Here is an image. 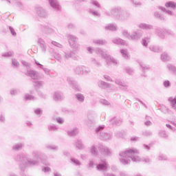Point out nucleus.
<instances>
[{
    "mask_svg": "<svg viewBox=\"0 0 176 176\" xmlns=\"http://www.w3.org/2000/svg\"><path fill=\"white\" fill-rule=\"evenodd\" d=\"M31 156L27 153H21L15 155L14 160L16 162H19V168L21 171H24L25 168L28 166H38L39 164V160H41L43 164L45 166H50V164L47 162V155L45 154L39 153L38 151H33Z\"/></svg>",
    "mask_w": 176,
    "mask_h": 176,
    "instance_id": "1",
    "label": "nucleus"
},
{
    "mask_svg": "<svg viewBox=\"0 0 176 176\" xmlns=\"http://www.w3.org/2000/svg\"><path fill=\"white\" fill-rule=\"evenodd\" d=\"M138 153H140V152L136 148H128L125 151L120 153V162L124 166L130 164L131 160L135 163H140V162L151 163V159L148 157L141 158L138 156Z\"/></svg>",
    "mask_w": 176,
    "mask_h": 176,
    "instance_id": "2",
    "label": "nucleus"
},
{
    "mask_svg": "<svg viewBox=\"0 0 176 176\" xmlns=\"http://www.w3.org/2000/svg\"><path fill=\"white\" fill-rule=\"evenodd\" d=\"M50 53H52V56L55 60L61 63L63 60L67 61V60H69V58H72V60H75L77 61L79 60V56L76 54L75 51H70V52H59L58 50H56L55 48H50L47 49Z\"/></svg>",
    "mask_w": 176,
    "mask_h": 176,
    "instance_id": "3",
    "label": "nucleus"
},
{
    "mask_svg": "<svg viewBox=\"0 0 176 176\" xmlns=\"http://www.w3.org/2000/svg\"><path fill=\"white\" fill-rule=\"evenodd\" d=\"M95 53L98 56H100L102 58H104V60H106L107 65H111V64H113V65H119V61H118V60L111 56V55L107 54V52H105L100 47H96L95 49Z\"/></svg>",
    "mask_w": 176,
    "mask_h": 176,
    "instance_id": "4",
    "label": "nucleus"
},
{
    "mask_svg": "<svg viewBox=\"0 0 176 176\" xmlns=\"http://www.w3.org/2000/svg\"><path fill=\"white\" fill-rule=\"evenodd\" d=\"M105 125H100L95 129V133L102 141H109L112 140V133L104 132Z\"/></svg>",
    "mask_w": 176,
    "mask_h": 176,
    "instance_id": "5",
    "label": "nucleus"
},
{
    "mask_svg": "<svg viewBox=\"0 0 176 176\" xmlns=\"http://www.w3.org/2000/svg\"><path fill=\"white\" fill-rule=\"evenodd\" d=\"M67 39L69 44V46L73 49L72 52H75L78 54V50H79V43H78L79 39L76 36L72 34H67Z\"/></svg>",
    "mask_w": 176,
    "mask_h": 176,
    "instance_id": "6",
    "label": "nucleus"
},
{
    "mask_svg": "<svg viewBox=\"0 0 176 176\" xmlns=\"http://www.w3.org/2000/svg\"><path fill=\"white\" fill-rule=\"evenodd\" d=\"M122 11V7H113L111 8L110 11L106 10L104 11L105 16L108 17H114L116 20H118V16L120 14Z\"/></svg>",
    "mask_w": 176,
    "mask_h": 176,
    "instance_id": "7",
    "label": "nucleus"
},
{
    "mask_svg": "<svg viewBox=\"0 0 176 176\" xmlns=\"http://www.w3.org/2000/svg\"><path fill=\"white\" fill-rule=\"evenodd\" d=\"M130 17H131V14H130L129 11H126L121 8V11L120 12L117 20H119V21H127V20L130 19Z\"/></svg>",
    "mask_w": 176,
    "mask_h": 176,
    "instance_id": "8",
    "label": "nucleus"
},
{
    "mask_svg": "<svg viewBox=\"0 0 176 176\" xmlns=\"http://www.w3.org/2000/svg\"><path fill=\"white\" fill-rule=\"evenodd\" d=\"M97 85L100 89H110V90H116V87L115 86L101 80L98 81Z\"/></svg>",
    "mask_w": 176,
    "mask_h": 176,
    "instance_id": "9",
    "label": "nucleus"
},
{
    "mask_svg": "<svg viewBox=\"0 0 176 176\" xmlns=\"http://www.w3.org/2000/svg\"><path fill=\"white\" fill-rule=\"evenodd\" d=\"M25 74L26 76H29V78H31V79L33 80L39 79V78H41L39 76V72L32 69H27V72Z\"/></svg>",
    "mask_w": 176,
    "mask_h": 176,
    "instance_id": "10",
    "label": "nucleus"
},
{
    "mask_svg": "<svg viewBox=\"0 0 176 176\" xmlns=\"http://www.w3.org/2000/svg\"><path fill=\"white\" fill-rule=\"evenodd\" d=\"M109 165L105 160H101L100 162L96 165V170L98 171H107Z\"/></svg>",
    "mask_w": 176,
    "mask_h": 176,
    "instance_id": "11",
    "label": "nucleus"
},
{
    "mask_svg": "<svg viewBox=\"0 0 176 176\" xmlns=\"http://www.w3.org/2000/svg\"><path fill=\"white\" fill-rule=\"evenodd\" d=\"M48 2L54 12H61V6H60L58 0H48Z\"/></svg>",
    "mask_w": 176,
    "mask_h": 176,
    "instance_id": "12",
    "label": "nucleus"
},
{
    "mask_svg": "<svg viewBox=\"0 0 176 176\" xmlns=\"http://www.w3.org/2000/svg\"><path fill=\"white\" fill-rule=\"evenodd\" d=\"M116 85H118L119 89L122 90L123 91H127L129 90V85L126 84L124 82L122 81L120 79H116L115 80Z\"/></svg>",
    "mask_w": 176,
    "mask_h": 176,
    "instance_id": "13",
    "label": "nucleus"
},
{
    "mask_svg": "<svg viewBox=\"0 0 176 176\" xmlns=\"http://www.w3.org/2000/svg\"><path fill=\"white\" fill-rule=\"evenodd\" d=\"M89 63L94 68H101L102 67V63L94 57L90 58Z\"/></svg>",
    "mask_w": 176,
    "mask_h": 176,
    "instance_id": "14",
    "label": "nucleus"
},
{
    "mask_svg": "<svg viewBox=\"0 0 176 176\" xmlns=\"http://www.w3.org/2000/svg\"><path fill=\"white\" fill-rule=\"evenodd\" d=\"M142 36V30H138L134 31L131 34V41H138Z\"/></svg>",
    "mask_w": 176,
    "mask_h": 176,
    "instance_id": "15",
    "label": "nucleus"
},
{
    "mask_svg": "<svg viewBox=\"0 0 176 176\" xmlns=\"http://www.w3.org/2000/svg\"><path fill=\"white\" fill-rule=\"evenodd\" d=\"M35 10L39 17H47L49 16L47 11L42 7H37Z\"/></svg>",
    "mask_w": 176,
    "mask_h": 176,
    "instance_id": "16",
    "label": "nucleus"
},
{
    "mask_svg": "<svg viewBox=\"0 0 176 176\" xmlns=\"http://www.w3.org/2000/svg\"><path fill=\"white\" fill-rule=\"evenodd\" d=\"M37 43L39 47L41 49L42 53H46V51L47 50V46H46V43L45 42V40H43V38H38Z\"/></svg>",
    "mask_w": 176,
    "mask_h": 176,
    "instance_id": "17",
    "label": "nucleus"
},
{
    "mask_svg": "<svg viewBox=\"0 0 176 176\" xmlns=\"http://www.w3.org/2000/svg\"><path fill=\"white\" fill-rule=\"evenodd\" d=\"M98 149L102 155H104V156H110L111 150L108 148V147L102 145H100L98 146Z\"/></svg>",
    "mask_w": 176,
    "mask_h": 176,
    "instance_id": "18",
    "label": "nucleus"
},
{
    "mask_svg": "<svg viewBox=\"0 0 176 176\" xmlns=\"http://www.w3.org/2000/svg\"><path fill=\"white\" fill-rule=\"evenodd\" d=\"M41 30L46 35H52V34H54V30L49 26H41Z\"/></svg>",
    "mask_w": 176,
    "mask_h": 176,
    "instance_id": "19",
    "label": "nucleus"
},
{
    "mask_svg": "<svg viewBox=\"0 0 176 176\" xmlns=\"http://www.w3.org/2000/svg\"><path fill=\"white\" fill-rule=\"evenodd\" d=\"M67 81L69 83V85H70V86H72L73 89H74V90H78V89L79 88V86H78V82L74 80L73 78L67 77Z\"/></svg>",
    "mask_w": 176,
    "mask_h": 176,
    "instance_id": "20",
    "label": "nucleus"
},
{
    "mask_svg": "<svg viewBox=\"0 0 176 176\" xmlns=\"http://www.w3.org/2000/svg\"><path fill=\"white\" fill-rule=\"evenodd\" d=\"M138 28L141 30H146V31L149 30H153V26L145 23H141L138 24Z\"/></svg>",
    "mask_w": 176,
    "mask_h": 176,
    "instance_id": "21",
    "label": "nucleus"
},
{
    "mask_svg": "<svg viewBox=\"0 0 176 176\" xmlns=\"http://www.w3.org/2000/svg\"><path fill=\"white\" fill-rule=\"evenodd\" d=\"M7 2H9L11 5H16L19 9H24V5L21 1L16 0H6Z\"/></svg>",
    "mask_w": 176,
    "mask_h": 176,
    "instance_id": "22",
    "label": "nucleus"
},
{
    "mask_svg": "<svg viewBox=\"0 0 176 176\" xmlns=\"http://www.w3.org/2000/svg\"><path fill=\"white\" fill-rule=\"evenodd\" d=\"M166 68L169 72L173 74V75H175L176 76V66L171 64V63H168L166 65Z\"/></svg>",
    "mask_w": 176,
    "mask_h": 176,
    "instance_id": "23",
    "label": "nucleus"
},
{
    "mask_svg": "<svg viewBox=\"0 0 176 176\" xmlns=\"http://www.w3.org/2000/svg\"><path fill=\"white\" fill-rule=\"evenodd\" d=\"M83 68H85V66L83 65L76 66L74 69V74L76 75H83Z\"/></svg>",
    "mask_w": 176,
    "mask_h": 176,
    "instance_id": "24",
    "label": "nucleus"
},
{
    "mask_svg": "<svg viewBox=\"0 0 176 176\" xmlns=\"http://www.w3.org/2000/svg\"><path fill=\"white\" fill-rule=\"evenodd\" d=\"M156 34L161 39L166 38V30H164L157 28L156 29Z\"/></svg>",
    "mask_w": 176,
    "mask_h": 176,
    "instance_id": "25",
    "label": "nucleus"
},
{
    "mask_svg": "<svg viewBox=\"0 0 176 176\" xmlns=\"http://www.w3.org/2000/svg\"><path fill=\"white\" fill-rule=\"evenodd\" d=\"M112 42L115 45H126V41L120 38H114L112 39Z\"/></svg>",
    "mask_w": 176,
    "mask_h": 176,
    "instance_id": "26",
    "label": "nucleus"
},
{
    "mask_svg": "<svg viewBox=\"0 0 176 176\" xmlns=\"http://www.w3.org/2000/svg\"><path fill=\"white\" fill-rule=\"evenodd\" d=\"M53 100L54 101H61L63 100V94L61 92H54L53 96Z\"/></svg>",
    "mask_w": 176,
    "mask_h": 176,
    "instance_id": "27",
    "label": "nucleus"
},
{
    "mask_svg": "<svg viewBox=\"0 0 176 176\" xmlns=\"http://www.w3.org/2000/svg\"><path fill=\"white\" fill-rule=\"evenodd\" d=\"M161 60L164 63H167V61H170L171 60V56H170V55H168V54H167L166 52H164L161 55Z\"/></svg>",
    "mask_w": 176,
    "mask_h": 176,
    "instance_id": "28",
    "label": "nucleus"
},
{
    "mask_svg": "<svg viewBox=\"0 0 176 176\" xmlns=\"http://www.w3.org/2000/svg\"><path fill=\"white\" fill-rule=\"evenodd\" d=\"M93 43L97 45L98 46H102L104 45H107V41L104 39H94Z\"/></svg>",
    "mask_w": 176,
    "mask_h": 176,
    "instance_id": "29",
    "label": "nucleus"
},
{
    "mask_svg": "<svg viewBox=\"0 0 176 176\" xmlns=\"http://www.w3.org/2000/svg\"><path fill=\"white\" fill-rule=\"evenodd\" d=\"M23 146H24V143H16L13 145L12 151H15L16 152L19 151H21Z\"/></svg>",
    "mask_w": 176,
    "mask_h": 176,
    "instance_id": "30",
    "label": "nucleus"
},
{
    "mask_svg": "<svg viewBox=\"0 0 176 176\" xmlns=\"http://www.w3.org/2000/svg\"><path fill=\"white\" fill-rule=\"evenodd\" d=\"M99 146H97L96 145L91 146L90 148L91 155H92L93 156H97V155H98V149L97 148H98Z\"/></svg>",
    "mask_w": 176,
    "mask_h": 176,
    "instance_id": "31",
    "label": "nucleus"
},
{
    "mask_svg": "<svg viewBox=\"0 0 176 176\" xmlns=\"http://www.w3.org/2000/svg\"><path fill=\"white\" fill-rule=\"evenodd\" d=\"M78 133H79V130L78 129V128H74L71 131H68L67 135L69 137H74V136L76 135Z\"/></svg>",
    "mask_w": 176,
    "mask_h": 176,
    "instance_id": "32",
    "label": "nucleus"
},
{
    "mask_svg": "<svg viewBox=\"0 0 176 176\" xmlns=\"http://www.w3.org/2000/svg\"><path fill=\"white\" fill-rule=\"evenodd\" d=\"M43 85H45L43 81H35L34 87H35L36 90H38L39 89H42V87H43Z\"/></svg>",
    "mask_w": 176,
    "mask_h": 176,
    "instance_id": "33",
    "label": "nucleus"
},
{
    "mask_svg": "<svg viewBox=\"0 0 176 176\" xmlns=\"http://www.w3.org/2000/svg\"><path fill=\"white\" fill-rule=\"evenodd\" d=\"M168 100L170 103V105H171V107L173 108V109H176V96L175 98L170 97L168 99Z\"/></svg>",
    "mask_w": 176,
    "mask_h": 176,
    "instance_id": "34",
    "label": "nucleus"
},
{
    "mask_svg": "<svg viewBox=\"0 0 176 176\" xmlns=\"http://www.w3.org/2000/svg\"><path fill=\"white\" fill-rule=\"evenodd\" d=\"M76 98L77 100V101H78L79 102H85V96L82 94H76L75 95Z\"/></svg>",
    "mask_w": 176,
    "mask_h": 176,
    "instance_id": "35",
    "label": "nucleus"
},
{
    "mask_svg": "<svg viewBox=\"0 0 176 176\" xmlns=\"http://www.w3.org/2000/svg\"><path fill=\"white\" fill-rule=\"evenodd\" d=\"M89 14L94 16V17H100L101 14L98 12V10L94 9H89Z\"/></svg>",
    "mask_w": 176,
    "mask_h": 176,
    "instance_id": "36",
    "label": "nucleus"
},
{
    "mask_svg": "<svg viewBox=\"0 0 176 176\" xmlns=\"http://www.w3.org/2000/svg\"><path fill=\"white\" fill-rule=\"evenodd\" d=\"M149 50L154 53H159L160 52V47L156 45H150Z\"/></svg>",
    "mask_w": 176,
    "mask_h": 176,
    "instance_id": "37",
    "label": "nucleus"
},
{
    "mask_svg": "<svg viewBox=\"0 0 176 176\" xmlns=\"http://www.w3.org/2000/svg\"><path fill=\"white\" fill-rule=\"evenodd\" d=\"M165 6L166 8H171L172 9H175L176 3H175L174 1H168L166 3Z\"/></svg>",
    "mask_w": 176,
    "mask_h": 176,
    "instance_id": "38",
    "label": "nucleus"
},
{
    "mask_svg": "<svg viewBox=\"0 0 176 176\" xmlns=\"http://www.w3.org/2000/svg\"><path fill=\"white\" fill-rule=\"evenodd\" d=\"M120 53L124 58L126 60L129 58V52H127V50H120Z\"/></svg>",
    "mask_w": 176,
    "mask_h": 176,
    "instance_id": "39",
    "label": "nucleus"
},
{
    "mask_svg": "<svg viewBox=\"0 0 176 176\" xmlns=\"http://www.w3.org/2000/svg\"><path fill=\"white\" fill-rule=\"evenodd\" d=\"M154 16L156 19H159V20H164V16H163V14H162L160 12L156 11L155 12H154Z\"/></svg>",
    "mask_w": 176,
    "mask_h": 176,
    "instance_id": "40",
    "label": "nucleus"
},
{
    "mask_svg": "<svg viewBox=\"0 0 176 176\" xmlns=\"http://www.w3.org/2000/svg\"><path fill=\"white\" fill-rule=\"evenodd\" d=\"M71 163L72 164H74V166H80L82 164L80 163V161H79L76 158H71Z\"/></svg>",
    "mask_w": 176,
    "mask_h": 176,
    "instance_id": "41",
    "label": "nucleus"
},
{
    "mask_svg": "<svg viewBox=\"0 0 176 176\" xmlns=\"http://www.w3.org/2000/svg\"><path fill=\"white\" fill-rule=\"evenodd\" d=\"M160 10H162V12H165L166 14H168L169 16H174V12L170 10H166V8L164 7H159Z\"/></svg>",
    "mask_w": 176,
    "mask_h": 176,
    "instance_id": "42",
    "label": "nucleus"
},
{
    "mask_svg": "<svg viewBox=\"0 0 176 176\" xmlns=\"http://www.w3.org/2000/svg\"><path fill=\"white\" fill-rule=\"evenodd\" d=\"M118 119L116 118H113V119L110 120V122L112 124H116V126H119V124H120V123H122V120H119L118 121Z\"/></svg>",
    "mask_w": 176,
    "mask_h": 176,
    "instance_id": "43",
    "label": "nucleus"
},
{
    "mask_svg": "<svg viewBox=\"0 0 176 176\" xmlns=\"http://www.w3.org/2000/svg\"><path fill=\"white\" fill-rule=\"evenodd\" d=\"M105 30L107 31H116V26H115V25L110 24L105 27Z\"/></svg>",
    "mask_w": 176,
    "mask_h": 176,
    "instance_id": "44",
    "label": "nucleus"
},
{
    "mask_svg": "<svg viewBox=\"0 0 176 176\" xmlns=\"http://www.w3.org/2000/svg\"><path fill=\"white\" fill-rule=\"evenodd\" d=\"M86 124H87V126H88V127H93V126H94V124H96V120L88 119L86 121Z\"/></svg>",
    "mask_w": 176,
    "mask_h": 176,
    "instance_id": "45",
    "label": "nucleus"
},
{
    "mask_svg": "<svg viewBox=\"0 0 176 176\" xmlns=\"http://www.w3.org/2000/svg\"><path fill=\"white\" fill-rule=\"evenodd\" d=\"M45 148L47 149H50V150H52V151H58V146H57L56 145H53V144L47 145V146H45Z\"/></svg>",
    "mask_w": 176,
    "mask_h": 176,
    "instance_id": "46",
    "label": "nucleus"
},
{
    "mask_svg": "<svg viewBox=\"0 0 176 176\" xmlns=\"http://www.w3.org/2000/svg\"><path fill=\"white\" fill-rule=\"evenodd\" d=\"M47 129L49 131H56V130H58V128L55 124H52L48 125Z\"/></svg>",
    "mask_w": 176,
    "mask_h": 176,
    "instance_id": "47",
    "label": "nucleus"
},
{
    "mask_svg": "<svg viewBox=\"0 0 176 176\" xmlns=\"http://www.w3.org/2000/svg\"><path fill=\"white\" fill-rule=\"evenodd\" d=\"M25 101H34L35 100V97L28 94H26L25 95Z\"/></svg>",
    "mask_w": 176,
    "mask_h": 176,
    "instance_id": "48",
    "label": "nucleus"
},
{
    "mask_svg": "<svg viewBox=\"0 0 176 176\" xmlns=\"http://www.w3.org/2000/svg\"><path fill=\"white\" fill-rule=\"evenodd\" d=\"M151 39V37H146L142 38V45L146 47L148 46V42H149V40Z\"/></svg>",
    "mask_w": 176,
    "mask_h": 176,
    "instance_id": "49",
    "label": "nucleus"
},
{
    "mask_svg": "<svg viewBox=\"0 0 176 176\" xmlns=\"http://www.w3.org/2000/svg\"><path fill=\"white\" fill-rule=\"evenodd\" d=\"M124 71L128 75H133L134 74V69H131L129 67H126L124 68Z\"/></svg>",
    "mask_w": 176,
    "mask_h": 176,
    "instance_id": "50",
    "label": "nucleus"
},
{
    "mask_svg": "<svg viewBox=\"0 0 176 176\" xmlns=\"http://www.w3.org/2000/svg\"><path fill=\"white\" fill-rule=\"evenodd\" d=\"M76 148L83 149L85 147L83 146V143L80 140H77L76 142Z\"/></svg>",
    "mask_w": 176,
    "mask_h": 176,
    "instance_id": "51",
    "label": "nucleus"
},
{
    "mask_svg": "<svg viewBox=\"0 0 176 176\" xmlns=\"http://www.w3.org/2000/svg\"><path fill=\"white\" fill-rule=\"evenodd\" d=\"M159 135L162 138H167V137H168V134H167V132H166V131H160L159 132Z\"/></svg>",
    "mask_w": 176,
    "mask_h": 176,
    "instance_id": "52",
    "label": "nucleus"
},
{
    "mask_svg": "<svg viewBox=\"0 0 176 176\" xmlns=\"http://www.w3.org/2000/svg\"><path fill=\"white\" fill-rule=\"evenodd\" d=\"M142 135L144 137H151L152 135V132L151 131H144L142 133Z\"/></svg>",
    "mask_w": 176,
    "mask_h": 176,
    "instance_id": "53",
    "label": "nucleus"
},
{
    "mask_svg": "<svg viewBox=\"0 0 176 176\" xmlns=\"http://www.w3.org/2000/svg\"><path fill=\"white\" fill-rule=\"evenodd\" d=\"M123 36H126L128 39H131V35L129 33L128 30H122Z\"/></svg>",
    "mask_w": 176,
    "mask_h": 176,
    "instance_id": "54",
    "label": "nucleus"
},
{
    "mask_svg": "<svg viewBox=\"0 0 176 176\" xmlns=\"http://www.w3.org/2000/svg\"><path fill=\"white\" fill-rule=\"evenodd\" d=\"M83 75H89L90 72H91V70L89 67H85V68L82 69Z\"/></svg>",
    "mask_w": 176,
    "mask_h": 176,
    "instance_id": "55",
    "label": "nucleus"
},
{
    "mask_svg": "<svg viewBox=\"0 0 176 176\" xmlns=\"http://www.w3.org/2000/svg\"><path fill=\"white\" fill-rule=\"evenodd\" d=\"M140 65L142 67V71H146V69H149V66L145 65L144 63H140Z\"/></svg>",
    "mask_w": 176,
    "mask_h": 176,
    "instance_id": "56",
    "label": "nucleus"
},
{
    "mask_svg": "<svg viewBox=\"0 0 176 176\" xmlns=\"http://www.w3.org/2000/svg\"><path fill=\"white\" fill-rule=\"evenodd\" d=\"M21 64L23 65V66L25 67L27 69H30V68H31V64H30L28 62H25V60H22Z\"/></svg>",
    "mask_w": 176,
    "mask_h": 176,
    "instance_id": "57",
    "label": "nucleus"
},
{
    "mask_svg": "<svg viewBox=\"0 0 176 176\" xmlns=\"http://www.w3.org/2000/svg\"><path fill=\"white\" fill-rule=\"evenodd\" d=\"M163 85L166 89H168V87H171V82H170L168 80L164 81Z\"/></svg>",
    "mask_w": 176,
    "mask_h": 176,
    "instance_id": "58",
    "label": "nucleus"
},
{
    "mask_svg": "<svg viewBox=\"0 0 176 176\" xmlns=\"http://www.w3.org/2000/svg\"><path fill=\"white\" fill-rule=\"evenodd\" d=\"M100 102L102 105H107V106L111 105V103H109V102L108 100H105V99H101L100 100Z\"/></svg>",
    "mask_w": 176,
    "mask_h": 176,
    "instance_id": "59",
    "label": "nucleus"
},
{
    "mask_svg": "<svg viewBox=\"0 0 176 176\" xmlns=\"http://www.w3.org/2000/svg\"><path fill=\"white\" fill-rule=\"evenodd\" d=\"M87 50L89 54H93L96 52V49L93 47H87Z\"/></svg>",
    "mask_w": 176,
    "mask_h": 176,
    "instance_id": "60",
    "label": "nucleus"
},
{
    "mask_svg": "<svg viewBox=\"0 0 176 176\" xmlns=\"http://www.w3.org/2000/svg\"><path fill=\"white\" fill-rule=\"evenodd\" d=\"M150 119H151V117H149L148 116H146V120L147 121H146L144 122L145 126H151V125H152V122L149 120Z\"/></svg>",
    "mask_w": 176,
    "mask_h": 176,
    "instance_id": "61",
    "label": "nucleus"
},
{
    "mask_svg": "<svg viewBox=\"0 0 176 176\" xmlns=\"http://www.w3.org/2000/svg\"><path fill=\"white\" fill-rule=\"evenodd\" d=\"M88 168H94V160H89L88 164Z\"/></svg>",
    "mask_w": 176,
    "mask_h": 176,
    "instance_id": "62",
    "label": "nucleus"
},
{
    "mask_svg": "<svg viewBox=\"0 0 176 176\" xmlns=\"http://www.w3.org/2000/svg\"><path fill=\"white\" fill-rule=\"evenodd\" d=\"M19 93H20V91L19 89H11L10 90L11 96H16V94H19Z\"/></svg>",
    "mask_w": 176,
    "mask_h": 176,
    "instance_id": "63",
    "label": "nucleus"
},
{
    "mask_svg": "<svg viewBox=\"0 0 176 176\" xmlns=\"http://www.w3.org/2000/svg\"><path fill=\"white\" fill-rule=\"evenodd\" d=\"M158 160H167V156H166L165 155H160L157 157Z\"/></svg>",
    "mask_w": 176,
    "mask_h": 176,
    "instance_id": "64",
    "label": "nucleus"
}]
</instances>
